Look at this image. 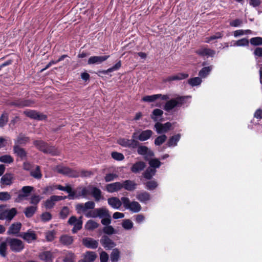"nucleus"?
Masks as SVG:
<instances>
[{"label": "nucleus", "instance_id": "1", "mask_svg": "<svg viewBox=\"0 0 262 262\" xmlns=\"http://www.w3.org/2000/svg\"><path fill=\"white\" fill-rule=\"evenodd\" d=\"M186 102V97L179 96L168 100L165 104L163 109L169 112L175 107H181Z\"/></svg>", "mask_w": 262, "mask_h": 262}, {"label": "nucleus", "instance_id": "2", "mask_svg": "<svg viewBox=\"0 0 262 262\" xmlns=\"http://www.w3.org/2000/svg\"><path fill=\"white\" fill-rule=\"evenodd\" d=\"M95 203L93 201H88L85 203H78L75 206V209L78 214H84L86 217V214L94 210Z\"/></svg>", "mask_w": 262, "mask_h": 262}, {"label": "nucleus", "instance_id": "3", "mask_svg": "<svg viewBox=\"0 0 262 262\" xmlns=\"http://www.w3.org/2000/svg\"><path fill=\"white\" fill-rule=\"evenodd\" d=\"M54 171L58 173L68 176L69 177L75 178L79 177L77 170L71 169L68 167L64 166L62 165H57L54 168Z\"/></svg>", "mask_w": 262, "mask_h": 262}, {"label": "nucleus", "instance_id": "4", "mask_svg": "<svg viewBox=\"0 0 262 262\" xmlns=\"http://www.w3.org/2000/svg\"><path fill=\"white\" fill-rule=\"evenodd\" d=\"M7 241L12 252L18 253L21 252L25 248L23 242L18 238H7Z\"/></svg>", "mask_w": 262, "mask_h": 262}, {"label": "nucleus", "instance_id": "5", "mask_svg": "<svg viewBox=\"0 0 262 262\" xmlns=\"http://www.w3.org/2000/svg\"><path fill=\"white\" fill-rule=\"evenodd\" d=\"M121 201L124 208L133 212H138L141 209V206L138 202L136 201L130 202L128 198L122 197Z\"/></svg>", "mask_w": 262, "mask_h": 262}, {"label": "nucleus", "instance_id": "6", "mask_svg": "<svg viewBox=\"0 0 262 262\" xmlns=\"http://www.w3.org/2000/svg\"><path fill=\"white\" fill-rule=\"evenodd\" d=\"M108 214H110L108 210L104 207H101L94 208L93 210L86 214V217L96 218L98 217L102 219L105 216H108Z\"/></svg>", "mask_w": 262, "mask_h": 262}, {"label": "nucleus", "instance_id": "7", "mask_svg": "<svg viewBox=\"0 0 262 262\" xmlns=\"http://www.w3.org/2000/svg\"><path fill=\"white\" fill-rule=\"evenodd\" d=\"M34 102L31 100L22 98H17L8 102V105L11 106L22 108L24 107L31 106Z\"/></svg>", "mask_w": 262, "mask_h": 262}, {"label": "nucleus", "instance_id": "8", "mask_svg": "<svg viewBox=\"0 0 262 262\" xmlns=\"http://www.w3.org/2000/svg\"><path fill=\"white\" fill-rule=\"evenodd\" d=\"M118 143L124 147L130 148H136L140 144L139 141L136 140H131L125 138H121L118 140Z\"/></svg>", "mask_w": 262, "mask_h": 262}, {"label": "nucleus", "instance_id": "9", "mask_svg": "<svg viewBox=\"0 0 262 262\" xmlns=\"http://www.w3.org/2000/svg\"><path fill=\"white\" fill-rule=\"evenodd\" d=\"M17 210L15 208L10 209H6L0 214V220H6V221L10 222L17 214Z\"/></svg>", "mask_w": 262, "mask_h": 262}, {"label": "nucleus", "instance_id": "10", "mask_svg": "<svg viewBox=\"0 0 262 262\" xmlns=\"http://www.w3.org/2000/svg\"><path fill=\"white\" fill-rule=\"evenodd\" d=\"M172 124L170 122H167L164 124L159 122H157L154 126V127L158 134H161L165 133L170 130Z\"/></svg>", "mask_w": 262, "mask_h": 262}, {"label": "nucleus", "instance_id": "11", "mask_svg": "<svg viewBox=\"0 0 262 262\" xmlns=\"http://www.w3.org/2000/svg\"><path fill=\"white\" fill-rule=\"evenodd\" d=\"M82 244L86 248L95 249L99 245L98 241L91 237H84L82 241Z\"/></svg>", "mask_w": 262, "mask_h": 262}, {"label": "nucleus", "instance_id": "12", "mask_svg": "<svg viewBox=\"0 0 262 262\" xmlns=\"http://www.w3.org/2000/svg\"><path fill=\"white\" fill-rule=\"evenodd\" d=\"M100 243L106 250H110L116 246L115 243L106 235H103L100 239Z\"/></svg>", "mask_w": 262, "mask_h": 262}, {"label": "nucleus", "instance_id": "13", "mask_svg": "<svg viewBox=\"0 0 262 262\" xmlns=\"http://www.w3.org/2000/svg\"><path fill=\"white\" fill-rule=\"evenodd\" d=\"M21 224L20 222H15L12 224L9 227L7 234L8 235H14L18 236L21 228Z\"/></svg>", "mask_w": 262, "mask_h": 262}, {"label": "nucleus", "instance_id": "14", "mask_svg": "<svg viewBox=\"0 0 262 262\" xmlns=\"http://www.w3.org/2000/svg\"><path fill=\"white\" fill-rule=\"evenodd\" d=\"M110 57V55L94 56L89 58L88 61V64H100L106 60Z\"/></svg>", "mask_w": 262, "mask_h": 262}, {"label": "nucleus", "instance_id": "15", "mask_svg": "<svg viewBox=\"0 0 262 262\" xmlns=\"http://www.w3.org/2000/svg\"><path fill=\"white\" fill-rule=\"evenodd\" d=\"M24 114L31 119L41 120L46 118V116L40 114L34 110L25 111Z\"/></svg>", "mask_w": 262, "mask_h": 262}, {"label": "nucleus", "instance_id": "16", "mask_svg": "<svg viewBox=\"0 0 262 262\" xmlns=\"http://www.w3.org/2000/svg\"><path fill=\"white\" fill-rule=\"evenodd\" d=\"M14 179L13 174L11 173H6L4 174L0 181L1 185L10 186L13 183Z\"/></svg>", "mask_w": 262, "mask_h": 262}, {"label": "nucleus", "instance_id": "17", "mask_svg": "<svg viewBox=\"0 0 262 262\" xmlns=\"http://www.w3.org/2000/svg\"><path fill=\"white\" fill-rule=\"evenodd\" d=\"M122 183L119 182L108 184L106 186V190L110 193L117 192L122 188Z\"/></svg>", "mask_w": 262, "mask_h": 262}, {"label": "nucleus", "instance_id": "18", "mask_svg": "<svg viewBox=\"0 0 262 262\" xmlns=\"http://www.w3.org/2000/svg\"><path fill=\"white\" fill-rule=\"evenodd\" d=\"M30 141V138L26 136L25 135L21 133L17 137L16 139L14 140V145H25L29 143Z\"/></svg>", "mask_w": 262, "mask_h": 262}, {"label": "nucleus", "instance_id": "19", "mask_svg": "<svg viewBox=\"0 0 262 262\" xmlns=\"http://www.w3.org/2000/svg\"><path fill=\"white\" fill-rule=\"evenodd\" d=\"M153 133V132L150 129L142 130L139 134L138 140L141 142L145 141L151 137Z\"/></svg>", "mask_w": 262, "mask_h": 262}, {"label": "nucleus", "instance_id": "20", "mask_svg": "<svg viewBox=\"0 0 262 262\" xmlns=\"http://www.w3.org/2000/svg\"><path fill=\"white\" fill-rule=\"evenodd\" d=\"M215 53V51L205 48H201L196 51V53L201 56L213 57Z\"/></svg>", "mask_w": 262, "mask_h": 262}, {"label": "nucleus", "instance_id": "21", "mask_svg": "<svg viewBox=\"0 0 262 262\" xmlns=\"http://www.w3.org/2000/svg\"><path fill=\"white\" fill-rule=\"evenodd\" d=\"M91 188V194L94 197L96 202H99L101 199H103L102 196V192L101 190L95 187L92 186Z\"/></svg>", "mask_w": 262, "mask_h": 262}, {"label": "nucleus", "instance_id": "22", "mask_svg": "<svg viewBox=\"0 0 262 262\" xmlns=\"http://www.w3.org/2000/svg\"><path fill=\"white\" fill-rule=\"evenodd\" d=\"M107 202L113 208L118 209L121 206L122 202L117 197H112L108 199Z\"/></svg>", "mask_w": 262, "mask_h": 262}, {"label": "nucleus", "instance_id": "23", "mask_svg": "<svg viewBox=\"0 0 262 262\" xmlns=\"http://www.w3.org/2000/svg\"><path fill=\"white\" fill-rule=\"evenodd\" d=\"M122 188L127 191H133L136 189L137 184L133 181L127 180H125L122 183Z\"/></svg>", "mask_w": 262, "mask_h": 262}, {"label": "nucleus", "instance_id": "24", "mask_svg": "<svg viewBox=\"0 0 262 262\" xmlns=\"http://www.w3.org/2000/svg\"><path fill=\"white\" fill-rule=\"evenodd\" d=\"M24 240L26 241L28 243H30L32 241L36 239V236L34 231H28L27 232H23L19 235Z\"/></svg>", "mask_w": 262, "mask_h": 262}, {"label": "nucleus", "instance_id": "25", "mask_svg": "<svg viewBox=\"0 0 262 262\" xmlns=\"http://www.w3.org/2000/svg\"><path fill=\"white\" fill-rule=\"evenodd\" d=\"M188 77V74L187 73H178L176 75H172L167 77L165 81L166 82H169L171 81L174 80H180L182 79H184Z\"/></svg>", "mask_w": 262, "mask_h": 262}, {"label": "nucleus", "instance_id": "26", "mask_svg": "<svg viewBox=\"0 0 262 262\" xmlns=\"http://www.w3.org/2000/svg\"><path fill=\"white\" fill-rule=\"evenodd\" d=\"M145 166L146 165L144 162L139 161L134 163L132 165L130 170L133 172L137 173L143 170Z\"/></svg>", "mask_w": 262, "mask_h": 262}, {"label": "nucleus", "instance_id": "27", "mask_svg": "<svg viewBox=\"0 0 262 262\" xmlns=\"http://www.w3.org/2000/svg\"><path fill=\"white\" fill-rule=\"evenodd\" d=\"M13 152L17 156L19 157L21 159H25L27 156V152L25 151V149L18 146V145H14Z\"/></svg>", "mask_w": 262, "mask_h": 262}, {"label": "nucleus", "instance_id": "28", "mask_svg": "<svg viewBox=\"0 0 262 262\" xmlns=\"http://www.w3.org/2000/svg\"><path fill=\"white\" fill-rule=\"evenodd\" d=\"M180 139L181 135L180 134L173 135L169 138L168 141L167 142L166 145L168 147L176 146Z\"/></svg>", "mask_w": 262, "mask_h": 262}, {"label": "nucleus", "instance_id": "29", "mask_svg": "<svg viewBox=\"0 0 262 262\" xmlns=\"http://www.w3.org/2000/svg\"><path fill=\"white\" fill-rule=\"evenodd\" d=\"M97 257V254L95 252L93 251H86L83 254V258L82 262H85V261H89L93 262Z\"/></svg>", "mask_w": 262, "mask_h": 262}, {"label": "nucleus", "instance_id": "30", "mask_svg": "<svg viewBox=\"0 0 262 262\" xmlns=\"http://www.w3.org/2000/svg\"><path fill=\"white\" fill-rule=\"evenodd\" d=\"M59 242L63 245L68 246L73 242V237L68 235H62L60 237Z\"/></svg>", "mask_w": 262, "mask_h": 262}, {"label": "nucleus", "instance_id": "31", "mask_svg": "<svg viewBox=\"0 0 262 262\" xmlns=\"http://www.w3.org/2000/svg\"><path fill=\"white\" fill-rule=\"evenodd\" d=\"M37 209V206H30L26 207L24 212L27 217L30 218L33 216Z\"/></svg>", "mask_w": 262, "mask_h": 262}, {"label": "nucleus", "instance_id": "32", "mask_svg": "<svg viewBox=\"0 0 262 262\" xmlns=\"http://www.w3.org/2000/svg\"><path fill=\"white\" fill-rule=\"evenodd\" d=\"M90 187H92V185H89L88 187H79L78 188L81 190V192L77 194L78 198L80 196L85 198L88 195L91 194Z\"/></svg>", "mask_w": 262, "mask_h": 262}, {"label": "nucleus", "instance_id": "33", "mask_svg": "<svg viewBox=\"0 0 262 262\" xmlns=\"http://www.w3.org/2000/svg\"><path fill=\"white\" fill-rule=\"evenodd\" d=\"M137 199L142 203H145L150 199V196L148 192L144 191L137 195Z\"/></svg>", "mask_w": 262, "mask_h": 262}, {"label": "nucleus", "instance_id": "34", "mask_svg": "<svg viewBox=\"0 0 262 262\" xmlns=\"http://www.w3.org/2000/svg\"><path fill=\"white\" fill-rule=\"evenodd\" d=\"M99 224L94 220H89L85 225V228L89 231L93 230L97 228Z\"/></svg>", "mask_w": 262, "mask_h": 262}, {"label": "nucleus", "instance_id": "35", "mask_svg": "<svg viewBox=\"0 0 262 262\" xmlns=\"http://www.w3.org/2000/svg\"><path fill=\"white\" fill-rule=\"evenodd\" d=\"M33 144L38 150L43 152H45L48 145L47 143L42 140H35L33 142Z\"/></svg>", "mask_w": 262, "mask_h": 262}, {"label": "nucleus", "instance_id": "36", "mask_svg": "<svg viewBox=\"0 0 262 262\" xmlns=\"http://www.w3.org/2000/svg\"><path fill=\"white\" fill-rule=\"evenodd\" d=\"M56 202V200L52 195L44 202V206L47 209H51L54 207Z\"/></svg>", "mask_w": 262, "mask_h": 262}, {"label": "nucleus", "instance_id": "37", "mask_svg": "<svg viewBox=\"0 0 262 262\" xmlns=\"http://www.w3.org/2000/svg\"><path fill=\"white\" fill-rule=\"evenodd\" d=\"M30 176L36 179H40L42 178V174L40 167L36 166L34 169L30 171Z\"/></svg>", "mask_w": 262, "mask_h": 262}, {"label": "nucleus", "instance_id": "38", "mask_svg": "<svg viewBox=\"0 0 262 262\" xmlns=\"http://www.w3.org/2000/svg\"><path fill=\"white\" fill-rule=\"evenodd\" d=\"M121 66V61H119L118 62H117L114 66H113L112 67L108 68V69L106 70H103L101 71H100L99 72L103 74H107L109 73L114 72L115 71H117L119 70Z\"/></svg>", "mask_w": 262, "mask_h": 262}, {"label": "nucleus", "instance_id": "39", "mask_svg": "<svg viewBox=\"0 0 262 262\" xmlns=\"http://www.w3.org/2000/svg\"><path fill=\"white\" fill-rule=\"evenodd\" d=\"M212 69V66L203 68L199 72V75L201 78H205Z\"/></svg>", "mask_w": 262, "mask_h": 262}, {"label": "nucleus", "instance_id": "40", "mask_svg": "<svg viewBox=\"0 0 262 262\" xmlns=\"http://www.w3.org/2000/svg\"><path fill=\"white\" fill-rule=\"evenodd\" d=\"M64 191H66L69 193V195L67 196L69 200H74L78 198V196H77L76 192L72 190V187L68 185L66 186Z\"/></svg>", "mask_w": 262, "mask_h": 262}, {"label": "nucleus", "instance_id": "41", "mask_svg": "<svg viewBox=\"0 0 262 262\" xmlns=\"http://www.w3.org/2000/svg\"><path fill=\"white\" fill-rule=\"evenodd\" d=\"M52 254L49 251H45L41 253L39 255V258L43 261H45L46 262L51 261L52 260Z\"/></svg>", "mask_w": 262, "mask_h": 262}, {"label": "nucleus", "instance_id": "42", "mask_svg": "<svg viewBox=\"0 0 262 262\" xmlns=\"http://www.w3.org/2000/svg\"><path fill=\"white\" fill-rule=\"evenodd\" d=\"M156 172V170L155 169L148 168L143 173V176L145 179L150 180L155 174Z\"/></svg>", "mask_w": 262, "mask_h": 262}, {"label": "nucleus", "instance_id": "43", "mask_svg": "<svg viewBox=\"0 0 262 262\" xmlns=\"http://www.w3.org/2000/svg\"><path fill=\"white\" fill-rule=\"evenodd\" d=\"M120 257V252L117 248L113 249L110 258L112 262H117Z\"/></svg>", "mask_w": 262, "mask_h": 262}, {"label": "nucleus", "instance_id": "44", "mask_svg": "<svg viewBox=\"0 0 262 262\" xmlns=\"http://www.w3.org/2000/svg\"><path fill=\"white\" fill-rule=\"evenodd\" d=\"M44 153L49 154L52 156H56L58 155L59 152L55 147L47 145Z\"/></svg>", "mask_w": 262, "mask_h": 262}, {"label": "nucleus", "instance_id": "45", "mask_svg": "<svg viewBox=\"0 0 262 262\" xmlns=\"http://www.w3.org/2000/svg\"><path fill=\"white\" fill-rule=\"evenodd\" d=\"M8 243L7 240L4 242H2L0 244V255L3 257H5L7 255V249Z\"/></svg>", "mask_w": 262, "mask_h": 262}, {"label": "nucleus", "instance_id": "46", "mask_svg": "<svg viewBox=\"0 0 262 262\" xmlns=\"http://www.w3.org/2000/svg\"><path fill=\"white\" fill-rule=\"evenodd\" d=\"M163 114V111L159 108L155 109L151 115V118L155 122L158 121V117H161Z\"/></svg>", "mask_w": 262, "mask_h": 262}, {"label": "nucleus", "instance_id": "47", "mask_svg": "<svg viewBox=\"0 0 262 262\" xmlns=\"http://www.w3.org/2000/svg\"><path fill=\"white\" fill-rule=\"evenodd\" d=\"M33 189L34 188L32 186H25L22 187L20 192H21L25 197H27L33 190Z\"/></svg>", "mask_w": 262, "mask_h": 262}, {"label": "nucleus", "instance_id": "48", "mask_svg": "<svg viewBox=\"0 0 262 262\" xmlns=\"http://www.w3.org/2000/svg\"><path fill=\"white\" fill-rule=\"evenodd\" d=\"M249 44V41L248 39L244 38L239 39L235 41L234 43V46L237 47H246L248 46Z\"/></svg>", "mask_w": 262, "mask_h": 262}, {"label": "nucleus", "instance_id": "49", "mask_svg": "<svg viewBox=\"0 0 262 262\" xmlns=\"http://www.w3.org/2000/svg\"><path fill=\"white\" fill-rule=\"evenodd\" d=\"M14 161L13 157L9 155H5L0 157V162L4 163L10 164Z\"/></svg>", "mask_w": 262, "mask_h": 262}, {"label": "nucleus", "instance_id": "50", "mask_svg": "<svg viewBox=\"0 0 262 262\" xmlns=\"http://www.w3.org/2000/svg\"><path fill=\"white\" fill-rule=\"evenodd\" d=\"M167 139V136L165 135H162L157 137L154 141L156 146H160L164 143Z\"/></svg>", "mask_w": 262, "mask_h": 262}, {"label": "nucleus", "instance_id": "51", "mask_svg": "<svg viewBox=\"0 0 262 262\" xmlns=\"http://www.w3.org/2000/svg\"><path fill=\"white\" fill-rule=\"evenodd\" d=\"M202 81V79L200 77H196L189 79L188 82L190 85L194 86L200 85Z\"/></svg>", "mask_w": 262, "mask_h": 262}, {"label": "nucleus", "instance_id": "52", "mask_svg": "<svg viewBox=\"0 0 262 262\" xmlns=\"http://www.w3.org/2000/svg\"><path fill=\"white\" fill-rule=\"evenodd\" d=\"M82 216L80 217L78 221L74 225V227L72 231L73 233H76L78 230L82 228V221L81 220Z\"/></svg>", "mask_w": 262, "mask_h": 262}, {"label": "nucleus", "instance_id": "53", "mask_svg": "<svg viewBox=\"0 0 262 262\" xmlns=\"http://www.w3.org/2000/svg\"><path fill=\"white\" fill-rule=\"evenodd\" d=\"M146 188L149 190L155 189L158 186V183L154 180L149 181L145 183Z\"/></svg>", "mask_w": 262, "mask_h": 262}, {"label": "nucleus", "instance_id": "54", "mask_svg": "<svg viewBox=\"0 0 262 262\" xmlns=\"http://www.w3.org/2000/svg\"><path fill=\"white\" fill-rule=\"evenodd\" d=\"M8 121V114L7 113H4L0 117V127H3L6 125Z\"/></svg>", "mask_w": 262, "mask_h": 262}, {"label": "nucleus", "instance_id": "55", "mask_svg": "<svg viewBox=\"0 0 262 262\" xmlns=\"http://www.w3.org/2000/svg\"><path fill=\"white\" fill-rule=\"evenodd\" d=\"M250 43L254 46H258L262 45V37H254L250 39Z\"/></svg>", "mask_w": 262, "mask_h": 262}, {"label": "nucleus", "instance_id": "56", "mask_svg": "<svg viewBox=\"0 0 262 262\" xmlns=\"http://www.w3.org/2000/svg\"><path fill=\"white\" fill-rule=\"evenodd\" d=\"M122 226L125 230H130L133 227V222L129 219H125L123 220Z\"/></svg>", "mask_w": 262, "mask_h": 262}, {"label": "nucleus", "instance_id": "57", "mask_svg": "<svg viewBox=\"0 0 262 262\" xmlns=\"http://www.w3.org/2000/svg\"><path fill=\"white\" fill-rule=\"evenodd\" d=\"M42 199V197L39 195H33L30 198V204L33 205V206H37V204L40 202Z\"/></svg>", "mask_w": 262, "mask_h": 262}, {"label": "nucleus", "instance_id": "58", "mask_svg": "<svg viewBox=\"0 0 262 262\" xmlns=\"http://www.w3.org/2000/svg\"><path fill=\"white\" fill-rule=\"evenodd\" d=\"M11 199V195L9 192L7 191L0 192V201L6 202Z\"/></svg>", "mask_w": 262, "mask_h": 262}, {"label": "nucleus", "instance_id": "59", "mask_svg": "<svg viewBox=\"0 0 262 262\" xmlns=\"http://www.w3.org/2000/svg\"><path fill=\"white\" fill-rule=\"evenodd\" d=\"M149 164L151 167V168L156 169V168H159L161 166V163L157 159H152L149 161Z\"/></svg>", "mask_w": 262, "mask_h": 262}, {"label": "nucleus", "instance_id": "60", "mask_svg": "<svg viewBox=\"0 0 262 262\" xmlns=\"http://www.w3.org/2000/svg\"><path fill=\"white\" fill-rule=\"evenodd\" d=\"M52 215L49 212H43L40 216L41 220L43 222H47L52 219Z\"/></svg>", "mask_w": 262, "mask_h": 262}, {"label": "nucleus", "instance_id": "61", "mask_svg": "<svg viewBox=\"0 0 262 262\" xmlns=\"http://www.w3.org/2000/svg\"><path fill=\"white\" fill-rule=\"evenodd\" d=\"M223 34L222 33L217 32L215 33L214 35H212L209 37H207L206 38L207 40L206 41V42L209 43L211 40H213L214 39L221 38L223 37Z\"/></svg>", "mask_w": 262, "mask_h": 262}, {"label": "nucleus", "instance_id": "62", "mask_svg": "<svg viewBox=\"0 0 262 262\" xmlns=\"http://www.w3.org/2000/svg\"><path fill=\"white\" fill-rule=\"evenodd\" d=\"M69 214V209L68 207H63L60 212L59 216L62 219H65Z\"/></svg>", "mask_w": 262, "mask_h": 262}, {"label": "nucleus", "instance_id": "63", "mask_svg": "<svg viewBox=\"0 0 262 262\" xmlns=\"http://www.w3.org/2000/svg\"><path fill=\"white\" fill-rule=\"evenodd\" d=\"M74 259L75 255L74 253L72 252H68L66 254L63 261L64 262H74Z\"/></svg>", "mask_w": 262, "mask_h": 262}, {"label": "nucleus", "instance_id": "64", "mask_svg": "<svg viewBox=\"0 0 262 262\" xmlns=\"http://www.w3.org/2000/svg\"><path fill=\"white\" fill-rule=\"evenodd\" d=\"M111 156L114 159L117 161H122L124 159V156L122 154L117 151L112 152Z\"/></svg>", "mask_w": 262, "mask_h": 262}]
</instances>
